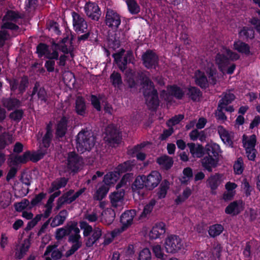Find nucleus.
I'll return each mask as SVG.
<instances>
[{
	"mask_svg": "<svg viewBox=\"0 0 260 260\" xmlns=\"http://www.w3.org/2000/svg\"><path fill=\"white\" fill-rule=\"evenodd\" d=\"M80 230L78 228L77 222L74 221H70L65 226L56 230L55 237L56 239L60 240L67 235H80Z\"/></svg>",
	"mask_w": 260,
	"mask_h": 260,
	"instance_id": "obj_9",
	"label": "nucleus"
},
{
	"mask_svg": "<svg viewBox=\"0 0 260 260\" xmlns=\"http://www.w3.org/2000/svg\"><path fill=\"white\" fill-rule=\"evenodd\" d=\"M143 92L147 106L150 109H156L159 104L156 90L154 89L152 82L147 78L143 79Z\"/></svg>",
	"mask_w": 260,
	"mask_h": 260,
	"instance_id": "obj_5",
	"label": "nucleus"
},
{
	"mask_svg": "<svg viewBox=\"0 0 260 260\" xmlns=\"http://www.w3.org/2000/svg\"><path fill=\"white\" fill-rule=\"evenodd\" d=\"M223 230V227L220 224H216L211 226L209 230V235L213 237L220 235Z\"/></svg>",
	"mask_w": 260,
	"mask_h": 260,
	"instance_id": "obj_55",
	"label": "nucleus"
},
{
	"mask_svg": "<svg viewBox=\"0 0 260 260\" xmlns=\"http://www.w3.org/2000/svg\"><path fill=\"white\" fill-rule=\"evenodd\" d=\"M167 90L169 94L164 91L162 92L161 96H162L165 100L169 101L170 95H173L178 99L182 98L186 91V89H182L179 87L174 85L168 87Z\"/></svg>",
	"mask_w": 260,
	"mask_h": 260,
	"instance_id": "obj_20",
	"label": "nucleus"
},
{
	"mask_svg": "<svg viewBox=\"0 0 260 260\" xmlns=\"http://www.w3.org/2000/svg\"><path fill=\"white\" fill-rule=\"evenodd\" d=\"M52 137V131L49 126H47V132L43 138L42 144L40 147V149L32 153L29 151H26L22 155L15 156L13 160L12 165L20 163L24 164L29 160L36 162L40 160L48 153L47 148H48L50 145V142Z\"/></svg>",
	"mask_w": 260,
	"mask_h": 260,
	"instance_id": "obj_1",
	"label": "nucleus"
},
{
	"mask_svg": "<svg viewBox=\"0 0 260 260\" xmlns=\"http://www.w3.org/2000/svg\"><path fill=\"white\" fill-rule=\"evenodd\" d=\"M110 81L112 85L115 87L119 88L122 84L120 75L114 72L110 76Z\"/></svg>",
	"mask_w": 260,
	"mask_h": 260,
	"instance_id": "obj_51",
	"label": "nucleus"
},
{
	"mask_svg": "<svg viewBox=\"0 0 260 260\" xmlns=\"http://www.w3.org/2000/svg\"><path fill=\"white\" fill-rule=\"evenodd\" d=\"M189 96L193 101L198 100L201 95L200 90L196 87H190L188 88Z\"/></svg>",
	"mask_w": 260,
	"mask_h": 260,
	"instance_id": "obj_58",
	"label": "nucleus"
},
{
	"mask_svg": "<svg viewBox=\"0 0 260 260\" xmlns=\"http://www.w3.org/2000/svg\"><path fill=\"white\" fill-rule=\"evenodd\" d=\"M86 107L84 99L78 96L75 103V110L76 113L80 115L84 116L86 114Z\"/></svg>",
	"mask_w": 260,
	"mask_h": 260,
	"instance_id": "obj_39",
	"label": "nucleus"
},
{
	"mask_svg": "<svg viewBox=\"0 0 260 260\" xmlns=\"http://www.w3.org/2000/svg\"><path fill=\"white\" fill-rule=\"evenodd\" d=\"M136 215V212L135 210H128L123 213L120 218L122 225L120 228L116 229L112 232L113 237L117 236L123 232L128 226L131 225Z\"/></svg>",
	"mask_w": 260,
	"mask_h": 260,
	"instance_id": "obj_10",
	"label": "nucleus"
},
{
	"mask_svg": "<svg viewBox=\"0 0 260 260\" xmlns=\"http://www.w3.org/2000/svg\"><path fill=\"white\" fill-rule=\"evenodd\" d=\"M187 146L189 148L190 153L193 157L200 158L203 155L204 150L202 145L194 143H188Z\"/></svg>",
	"mask_w": 260,
	"mask_h": 260,
	"instance_id": "obj_36",
	"label": "nucleus"
},
{
	"mask_svg": "<svg viewBox=\"0 0 260 260\" xmlns=\"http://www.w3.org/2000/svg\"><path fill=\"white\" fill-rule=\"evenodd\" d=\"M192 190L188 187L185 188L181 193L178 195L175 199L176 205H180L184 202L191 194Z\"/></svg>",
	"mask_w": 260,
	"mask_h": 260,
	"instance_id": "obj_38",
	"label": "nucleus"
},
{
	"mask_svg": "<svg viewBox=\"0 0 260 260\" xmlns=\"http://www.w3.org/2000/svg\"><path fill=\"white\" fill-rule=\"evenodd\" d=\"M134 165L133 161H127L124 163L119 165L116 168V171L120 174L132 170L133 166Z\"/></svg>",
	"mask_w": 260,
	"mask_h": 260,
	"instance_id": "obj_54",
	"label": "nucleus"
},
{
	"mask_svg": "<svg viewBox=\"0 0 260 260\" xmlns=\"http://www.w3.org/2000/svg\"><path fill=\"white\" fill-rule=\"evenodd\" d=\"M124 195V192L123 189L112 193L110 198L112 206L116 208H122L123 205Z\"/></svg>",
	"mask_w": 260,
	"mask_h": 260,
	"instance_id": "obj_28",
	"label": "nucleus"
},
{
	"mask_svg": "<svg viewBox=\"0 0 260 260\" xmlns=\"http://www.w3.org/2000/svg\"><path fill=\"white\" fill-rule=\"evenodd\" d=\"M143 64L148 69L155 68L158 65V56L151 50L146 51L142 55Z\"/></svg>",
	"mask_w": 260,
	"mask_h": 260,
	"instance_id": "obj_18",
	"label": "nucleus"
},
{
	"mask_svg": "<svg viewBox=\"0 0 260 260\" xmlns=\"http://www.w3.org/2000/svg\"><path fill=\"white\" fill-rule=\"evenodd\" d=\"M239 35L241 38L251 39L254 37V31L250 27L245 26L240 30Z\"/></svg>",
	"mask_w": 260,
	"mask_h": 260,
	"instance_id": "obj_47",
	"label": "nucleus"
},
{
	"mask_svg": "<svg viewBox=\"0 0 260 260\" xmlns=\"http://www.w3.org/2000/svg\"><path fill=\"white\" fill-rule=\"evenodd\" d=\"M84 10L87 16L94 20H98L101 16V11L97 4L89 2L86 4Z\"/></svg>",
	"mask_w": 260,
	"mask_h": 260,
	"instance_id": "obj_21",
	"label": "nucleus"
},
{
	"mask_svg": "<svg viewBox=\"0 0 260 260\" xmlns=\"http://www.w3.org/2000/svg\"><path fill=\"white\" fill-rule=\"evenodd\" d=\"M105 135L106 136L104 137L105 141L108 142L113 146H115V144H118L120 142L119 133L113 125H109L106 128Z\"/></svg>",
	"mask_w": 260,
	"mask_h": 260,
	"instance_id": "obj_14",
	"label": "nucleus"
},
{
	"mask_svg": "<svg viewBox=\"0 0 260 260\" xmlns=\"http://www.w3.org/2000/svg\"><path fill=\"white\" fill-rule=\"evenodd\" d=\"M216 71L212 62H206L201 70L196 71L194 79L196 84L201 88H206L208 84H215L216 82Z\"/></svg>",
	"mask_w": 260,
	"mask_h": 260,
	"instance_id": "obj_2",
	"label": "nucleus"
},
{
	"mask_svg": "<svg viewBox=\"0 0 260 260\" xmlns=\"http://www.w3.org/2000/svg\"><path fill=\"white\" fill-rule=\"evenodd\" d=\"M144 178L145 188L148 190H152L160 183L161 176L158 171H153L147 176L144 175Z\"/></svg>",
	"mask_w": 260,
	"mask_h": 260,
	"instance_id": "obj_13",
	"label": "nucleus"
},
{
	"mask_svg": "<svg viewBox=\"0 0 260 260\" xmlns=\"http://www.w3.org/2000/svg\"><path fill=\"white\" fill-rule=\"evenodd\" d=\"M256 142V137L255 135L251 136L243 135L242 137V143L245 149L255 148Z\"/></svg>",
	"mask_w": 260,
	"mask_h": 260,
	"instance_id": "obj_34",
	"label": "nucleus"
},
{
	"mask_svg": "<svg viewBox=\"0 0 260 260\" xmlns=\"http://www.w3.org/2000/svg\"><path fill=\"white\" fill-rule=\"evenodd\" d=\"M85 191V188H82L75 192L74 190L71 189L66 192L59 199V201L62 203H71L75 201Z\"/></svg>",
	"mask_w": 260,
	"mask_h": 260,
	"instance_id": "obj_25",
	"label": "nucleus"
},
{
	"mask_svg": "<svg viewBox=\"0 0 260 260\" xmlns=\"http://www.w3.org/2000/svg\"><path fill=\"white\" fill-rule=\"evenodd\" d=\"M51 254V257L57 260L60 259L62 256V253L56 248V246H49L47 247L44 253V256H49Z\"/></svg>",
	"mask_w": 260,
	"mask_h": 260,
	"instance_id": "obj_42",
	"label": "nucleus"
},
{
	"mask_svg": "<svg viewBox=\"0 0 260 260\" xmlns=\"http://www.w3.org/2000/svg\"><path fill=\"white\" fill-rule=\"evenodd\" d=\"M80 227L83 230V236L88 237L85 240V244L87 247L92 246L102 235V231L100 227L94 226L93 229L84 221L80 222Z\"/></svg>",
	"mask_w": 260,
	"mask_h": 260,
	"instance_id": "obj_6",
	"label": "nucleus"
},
{
	"mask_svg": "<svg viewBox=\"0 0 260 260\" xmlns=\"http://www.w3.org/2000/svg\"><path fill=\"white\" fill-rule=\"evenodd\" d=\"M156 204V201L154 200H151L148 204L144 207L143 212L141 215V217H146L147 215L149 214L152 211L154 205Z\"/></svg>",
	"mask_w": 260,
	"mask_h": 260,
	"instance_id": "obj_59",
	"label": "nucleus"
},
{
	"mask_svg": "<svg viewBox=\"0 0 260 260\" xmlns=\"http://www.w3.org/2000/svg\"><path fill=\"white\" fill-rule=\"evenodd\" d=\"M13 142L12 136L5 133L0 136V148L4 149Z\"/></svg>",
	"mask_w": 260,
	"mask_h": 260,
	"instance_id": "obj_49",
	"label": "nucleus"
},
{
	"mask_svg": "<svg viewBox=\"0 0 260 260\" xmlns=\"http://www.w3.org/2000/svg\"><path fill=\"white\" fill-rule=\"evenodd\" d=\"M95 144V138L89 131H81L77 136L76 148L81 153L90 151Z\"/></svg>",
	"mask_w": 260,
	"mask_h": 260,
	"instance_id": "obj_4",
	"label": "nucleus"
},
{
	"mask_svg": "<svg viewBox=\"0 0 260 260\" xmlns=\"http://www.w3.org/2000/svg\"><path fill=\"white\" fill-rule=\"evenodd\" d=\"M183 118L184 116L182 114L176 115L167 122V125L169 127H172L173 125L178 124Z\"/></svg>",
	"mask_w": 260,
	"mask_h": 260,
	"instance_id": "obj_64",
	"label": "nucleus"
},
{
	"mask_svg": "<svg viewBox=\"0 0 260 260\" xmlns=\"http://www.w3.org/2000/svg\"><path fill=\"white\" fill-rule=\"evenodd\" d=\"M28 85V80L26 77L22 78L20 81L13 80L10 82V85L12 90L15 91L18 89L20 92H23Z\"/></svg>",
	"mask_w": 260,
	"mask_h": 260,
	"instance_id": "obj_30",
	"label": "nucleus"
},
{
	"mask_svg": "<svg viewBox=\"0 0 260 260\" xmlns=\"http://www.w3.org/2000/svg\"><path fill=\"white\" fill-rule=\"evenodd\" d=\"M166 224L162 222L155 223L149 233V237L151 239H157L160 238L166 233Z\"/></svg>",
	"mask_w": 260,
	"mask_h": 260,
	"instance_id": "obj_24",
	"label": "nucleus"
},
{
	"mask_svg": "<svg viewBox=\"0 0 260 260\" xmlns=\"http://www.w3.org/2000/svg\"><path fill=\"white\" fill-rule=\"evenodd\" d=\"M30 246L29 239H24L22 243L18 245L15 249V256L18 259L22 258L26 253Z\"/></svg>",
	"mask_w": 260,
	"mask_h": 260,
	"instance_id": "obj_29",
	"label": "nucleus"
},
{
	"mask_svg": "<svg viewBox=\"0 0 260 260\" xmlns=\"http://www.w3.org/2000/svg\"><path fill=\"white\" fill-rule=\"evenodd\" d=\"M72 15L74 30L77 32H85L87 28V24L84 18L75 12H72Z\"/></svg>",
	"mask_w": 260,
	"mask_h": 260,
	"instance_id": "obj_17",
	"label": "nucleus"
},
{
	"mask_svg": "<svg viewBox=\"0 0 260 260\" xmlns=\"http://www.w3.org/2000/svg\"><path fill=\"white\" fill-rule=\"evenodd\" d=\"M68 182V179L66 178H61L54 180L49 189V192H52L58 189L64 187Z\"/></svg>",
	"mask_w": 260,
	"mask_h": 260,
	"instance_id": "obj_41",
	"label": "nucleus"
},
{
	"mask_svg": "<svg viewBox=\"0 0 260 260\" xmlns=\"http://www.w3.org/2000/svg\"><path fill=\"white\" fill-rule=\"evenodd\" d=\"M39 87V84L38 83H36L35 85V86L33 89V91L31 94L32 98L34 97V95L36 94V92H37V95L38 99L41 101V102H45L46 101V93L45 90V89L43 88H40L39 90H38V88Z\"/></svg>",
	"mask_w": 260,
	"mask_h": 260,
	"instance_id": "obj_48",
	"label": "nucleus"
},
{
	"mask_svg": "<svg viewBox=\"0 0 260 260\" xmlns=\"http://www.w3.org/2000/svg\"><path fill=\"white\" fill-rule=\"evenodd\" d=\"M239 58V55L237 53L233 52L225 47H222L217 54L215 61L221 72L223 73L226 72L229 74H232L233 73L236 67L234 64L228 67L229 60H237Z\"/></svg>",
	"mask_w": 260,
	"mask_h": 260,
	"instance_id": "obj_3",
	"label": "nucleus"
},
{
	"mask_svg": "<svg viewBox=\"0 0 260 260\" xmlns=\"http://www.w3.org/2000/svg\"><path fill=\"white\" fill-rule=\"evenodd\" d=\"M157 162L162 168L167 170L170 169L173 164L172 159L167 155H164L158 158Z\"/></svg>",
	"mask_w": 260,
	"mask_h": 260,
	"instance_id": "obj_45",
	"label": "nucleus"
},
{
	"mask_svg": "<svg viewBox=\"0 0 260 260\" xmlns=\"http://www.w3.org/2000/svg\"><path fill=\"white\" fill-rule=\"evenodd\" d=\"M59 46L53 44L48 46L44 44H40L37 47V53L40 57H44L48 59H58Z\"/></svg>",
	"mask_w": 260,
	"mask_h": 260,
	"instance_id": "obj_8",
	"label": "nucleus"
},
{
	"mask_svg": "<svg viewBox=\"0 0 260 260\" xmlns=\"http://www.w3.org/2000/svg\"><path fill=\"white\" fill-rule=\"evenodd\" d=\"M220 147L216 143L208 144L206 146V151L208 155L217 158L220 152Z\"/></svg>",
	"mask_w": 260,
	"mask_h": 260,
	"instance_id": "obj_40",
	"label": "nucleus"
},
{
	"mask_svg": "<svg viewBox=\"0 0 260 260\" xmlns=\"http://www.w3.org/2000/svg\"><path fill=\"white\" fill-rule=\"evenodd\" d=\"M68 213L67 210H61L52 220L51 226L56 227L63 223L68 217Z\"/></svg>",
	"mask_w": 260,
	"mask_h": 260,
	"instance_id": "obj_33",
	"label": "nucleus"
},
{
	"mask_svg": "<svg viewBox=\"0 0 260 260\" xmlns=\"http://www.w3.org/2000/svg\"><path fill=\"white\" fill-rule=\"evenodd\" d=\"M217 162V158H214L209 155L204 157L201 160L203 167L209 172H211L212 168L216 167Z\"/></svg>",
	"mask_w": 260,
	"mask_h": 260,
	"instance_id": "obj_31",
	"label": "nucleus"
},
{
	"mask_svg": "<svg viewBox=\"0 0 260 260\" xmlns=\"http://www.w3.org/2000/svg\"><path fill=\"white\" fill-rule=\"evenodd\" d=\"M218 132L221 139L224 144L232 147L234 141V134L224 128L222 126L218 127Z\"/></svg>",
	"mask_w": 260,
	"mask_h": 260,
	"instance_id": "obj_23",
	"label": "nucleus"
},
{
	"mask_svg": "<svg viewBox=\"0 0 260 260\" xmlns=\"http://www.w3.org/2000/svg\"><path fill=\"white\" fill-rule=\"evenodd\" d=\"M234 169L236 174H241L243 171V161L241 157L238 158L234 165Z\"/></svg>",
	"mask_w": 260,
	"mask_h": 260,
	"instance_id": "obj_61",
	"label": "nucleus"
},
{
	"mask_svg": "<svg viewBox=\"0 0 260 260\" xmlns=\"http://www.w3.org/2000/svg\"><path fill=\"white\" fill-rule=\"evenodd\" d=\"M145 183L144 175L137 177L133 183L132 188L134 198L136 201L140 200L144 197L146 192Z\"/></svg>",
	"mask_w": 260,
	"mask_h": 260,
	"instance_id": "obj_11",
	"label": "nucleus"
},
{
	"mask_svg": "<svg viewBox=\"0 0 260 260\" xmlns=\"http://www.w3.org/2000/svg\"><path fill=\"white\" fill-rule=\"evenodd\" d=\"M223 100L222 101H223ZM227 106V103L226 104L223 103V102H219L217 110L216 112L215 115L217 119L224 120H225L226 117L222 112L223 110L224 109L225 106Z\"/></svg>",
	"mask_w": 260,
	"mask_h": 260,
	"instance_id": "obj_56",
	"label": "nucleus"
},
{
	"mask_svg": "<svg viewBox=\"0 0 260 260\" xmlns=\"http://www.w3.org/2000/svg\"><path fill=\"white\" fill-rule=\"evenodd\" d=\"M144 147V144H141L136 146L134 148L128 150V154L132 156H136L138 159L143 160L145 159L146 155L141 151V149Z\"/></svg>",
	"mask_w": 260,
	"mask_h": 260,
	"instance_id": "obj_35",
	"label": "nucleus"
},
{
	"mask_svg": "<svg viewBox=\"0 0 260 260\" xmlns=\"http://www.w3.org/2000/svg\"><path fill=\"white\" fill-rule=\"evenodd\" d=\"M82 160L75 152L69 154L68 158V168L73 172L77 171L82 166Z\"/></svg>",
	"mask_w": 260,
	"mask_h": 260,
	"instance_id": "obj_22",
	"label": "nucleus"
},
{
	"mask_svg": "<svg viewBox=\"0 0 260 260\" xmlns=\"http://www.w3.org/2000/svg\"><path fill=\"white\" fill-rule=\"evenodd\" d=\"M192 176V171L191 168H186L183 170V176L180 180L182 183H186Z\"/></svg>",
	"mask_w": 260,
	"mask_h": 260,
	"instance_id": "obj_60",
	"label": "nucleus"
},
{
	"mask_svg": "<svg viewBox=\"0 0 260 260\" xmlns=\"http://www.w3.org/2000/svg\"><path fill=\"white\" fill-rule=\"evenodd\" d=\"M115 213L111 208H107L102 213V222L106 224H110L114 221Z\"/></svg>",
	"mask_w": 260,
	"mask_h": 260,
	"instance_id": "obj_32",
	"label": "nucleus"
},
{
	"mask_svg": "<svg viewBox=\"0 0 260 260\" xmlns=\"http://www.w3.org/2000/svg\"><path fill=\"white\" fill-rule=\"evenodd\" d=\"M244 209V203L242 201H236L231 203L225 209L228 214L236 215Z\"/></svg>",
	"mask_w": 260,
	"mask_h": 260,
	"instance_id": "obj_26",
	"label": "nucleus"
},
{
	"mask_svg": "<svg viewBox=\"0 0 260 260\" xmlns=\"http://www.w3.org/2000/svg\"><path fill=\"white\" fill-rule=\"evenodd\" d=\"M109 190V188L106 184L102 185L96 190L94 198L97 200H102L107 194Z\"/></svg>",
	"mask_w": 260,
	"mask_h": 260,
	"instance_id": "obj_52",
	"label": "nucleus"
},
{
	"mask_svg": "<svg viewBox=\"0 0 260 260\" xmlns=\"http://www.w3.org/2000/svg\"><path fill=\"white\" fill-rule=\"evenodd\" d=\"M170 187V183L167 180H164L158 189L157 195L159 199L165 198Z\"/></svg>",
	"mask_w": 260,
	"mask_h": 260,
	"instance_id": "obj_50",
	"label": "nucleus"
},
{
	"mask_svg": "<svg viewBox=\"0 0 260 260\" xmlns=\"http://www.w3.org/2000/svg\"><path fill=\"white\" fill-rule=\"evenodd\" d=\"M106 24L113 29L117 28L121 23L119 15L115 11L108 9L106 15Z\"/></svg>",
	"mask_w": 260,
	"mask_h": 260,
	"instance_id": "obj_15",
	"label": "nucleus"
},
{
	"mask_svg": "<svg viewBox=\"0 0 260 260\" xmlns=\"http://www.w3.org/2000/svg\"><path fill=\"white\" fill-rule=\"evenodd\" d=\"M223 175L215 173L210 175L206 181L207 186L211 190L212 194L216 193V189L223 181Z\"/></svg>",
	"mask_w": 260,
	"mask_h": 260,
	"instance_id": "obj_16",
	"label": "nucleus"
},
{
	"mask_svg": "<svg viewBox=\"0 0 260 260\" xmlns=\"http://www.w3.org/2000/svg\"><path fill=\"white\" fill-rule=\"evenodd\" d=\"M120 174L117 171L110 172L107 174L104 179V182L106 185L114 184L119 178Z\"/></svg>",
	"mask_w": 260,
	"mask_h": 260,
	"instance_id": "obj_43",
	"label": "nucleus"
},
{
	"mask_svg": "<svg viewBox=\"0 0 260 260\" xmlns=\"http://www.w3.org/2000/svg\"><path fill=\"white\" fill-rule=\"evenodd\" d=\"M2 103L3 106L8 110L18 108L21 105L20 101L14 98H4L2 100Z\"/></svg>",
	"mask_w": 260,
	"mask_h": 260,
	"instance_id": "obj_37",
	"label": "nucleus"
},
{
	"mask_svg": "<svg viewBox=\"0 0 260 260\" xmlns=\"http://www.w3.org/2000/svg\"><path fill=\"white\" fill-rule=\"evenodd\" d=\"M132 175L130 174H126L122 177L119 183H118L116 186V189H118L119 188L126 185L127 183H129L131 179H132Z\"/></svg>",
	"mask_w": 260,
	"mask_h": 260,
	"instance_id": "obj_63",
	"label": "nucleus"
},
{
	"mask_svg": "<svg viewBox=\"0 0 260 260\" xmlns=\"http://www.w3.org/2000/svg\"><path fill=\"white\" fill-rule=\"evenodd\" d=\"M81 236H70L69 241L73 243V245L69 250L66 253V256L69 257L73 254L82 245V242L80 241Z\"/></svg>",
	"mask_w": 260,
	"mask_h": 260,
	"instance_id": "obj_27",
	"label": "nucleus"
},
{
	"mask_svg": "<svg viewBox=\"0 0 260 260\" xmlns=\"http://www.w3.org/2000/svg\"><path fill=\"white\" fill-rule=\"evenodd\" d=\"M67 129V119L63 117L61 119L57 124L56 128V135L59 137L64 136Z\"/></svg>",
	"mask_w": 260,
	"mask_h": 260,
	"instance_id": "obj_46",
	"label": "nucleus"
},
{
	"mask_svg": "<svg viewBox=\"0 0 260 260\" xmlns=\"http://www.w3.org/2000/svg\"><path fill=\"white\" fill-rule=\"evenodd\" d=\"M151 253L148 248L142 249L139 253L138 260H151Z\"/></svg>",
	"mask_w": 260,
	"mask_h": 260,
	"instance_id": "obj_62",
	"label": "nucleus"
},
{
	"mask_svg": "<svg viewBox=\"0 0 260 260\" xmlns=\"http://www.w3.org/2000/svg\"><path fill=\"white\" fill-rule=\"evenodd\" d=\"M234 48L239 52L245 54L250 53V48L248 44L241 41H237L234 43Z\"/></svg>",
	"mask_w": 260,
	"mask_h": 260,
	"instance_id": "obj_44",
	"label": "nucleus"
},
{
	"mask_svg": "<svg viewBox=\"0 0 260 260\" xmlns=\"http://www.w3.org/2000/svg\"><path fill=\"white\" fill-rule=\"evenodd\" d=\"M126 3L129 12L132 14H137L140 12V8L135 0H126Z\"/></svg>",
	"mask_w": 260,
	"mask_h": 260,
	"instance_id": "obj_57",
	"label": "nucleus"
},
{
	"mask_svg": "<svg viewBox=\"0 0 260 260\" xmlns=\"http://www.w3.org/2000/svg\"><path fill=\"white\" fill-rule=\"evenodd\" d=\"M164 247L166 252L174 254L181 250L184 246L182 239L178 236L171 235L165 240Z\"/></svg>",
	"mask_w": 260,
	"mask_h": 260,
	"instance_id": "obj_7",
	"label": "nucleus"
},
{
	"mask_svg": "<svg viewBox=\"0 0 260 260\" xmlns=\"http://www.w3.org/2000/svg\"><path fill=\"white\" fill-rule=\"evenodd\" d=\"M152 250L158 259H164L166 256L163 252V249L160 245L154 244L151 246Z\"/></svg>",
	"mask_w": 260,
	"mask_h": 260,
	"instance_id": "obj_53",
	"label": "nucleus"
},
{
	"mask_svg": "<svg viewBox=\"0 0 260 260\" xmlns=\"http://www.w3.org/2000/svg\"><path fill=\"white\" fill-rule=\"evenodd\" d=\"M123 52L124 51L122 50L113 55L115 62L122 71H123L126 69L127 62L133 63L134 59L133 53L131 51H128L124 57L123 59H122Z\"/></svg>",
	"mask_w": 260,
	"mask_h": 260,
	"instance_id": "obj_12",
	"label": "nucleus"
},
{
	"mask_svg": "<svg viewBox=\"0 0 260 260\" xmlns=\"http://www.w3.org/2000/svg\"><path fill=\"white\" fill-rule=\"evenodd\" d=\"M21 17V15L17 12L13 11H8L4 18V20L6 22L3 25L2 28L17 29L18 26L16 25L9 21H15Z\"/></svg>",
	"mask_w": 260,
	"mask_h": 260,
	"instance_id": "obj_19",
	"label": "nucleus"
}]
</instances>
